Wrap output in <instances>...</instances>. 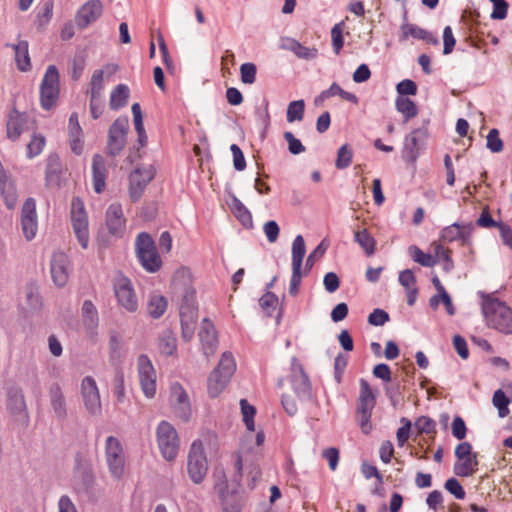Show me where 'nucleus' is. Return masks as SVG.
<instances>
[{
	"label": "nucleus",
	"mask_w": 512,
	"mask_h": 512,
	"mask_svg": "<svg viewBox=\"0 0 512 512\" xmlns=\"http://www.w3.org/2000/svg\"><path fill=\"white\" fill-rule=\"evenodd\" d=\"M482 312L489 327L502 333H512V309L492 295L479 292Z\"/></svg>",
	"instance_id": "nucleus-1"
},
{
	"label": "nucleus",
	"mask_w": 512,
	"mask_h": 512,
	"mask_svg": "<svg viewBox=\"0 0 512 512\" xmlns=\"http://www.w3.org/2000/svg\"><path fill=\"white\" fill-rule=\"evenodd\" d=\"M172 288L174 294L180 300V314L198 315V305L196 301V290L192 285L191 275L188 270L182 268L177 270L172 278Z\"/></svg>",
	"instance_id": "nucleus-2"
},
{
	"label": "nucleus",
	"mask_w": 512,
	"mask_h": 512,
	"mask_svg": "<svg viewBox=\"0 0 512 512\" xmlns=\"http://www.w3.org/2000/svg\"><path fill=\"white\" fill-rule=\"evenodd\" d=\"M135 251L141 266L149 273L158 272L162 266L161 257L150 234L141 232L135 241Z\"/></svg>",
	"instance_id": "nucleus-3"
},
{
	"label": "nucleus",
	"mask_w": 512,
	"mask_h": 512,
	"mask_svg": "<svg viewBox=\"0 0 512 512\" xmlns=\"http://www.w3.org/2000/svg\"><path fill=\"white\" fill-rule=\"evenodd\" d=\"M95 477L91 465L80 456L75 459V466L70 480L72 491L79 497H90L93 494Z\"/></svg>",
	"instance_id": "nucleus-4"
},
{
	"label": "nucleus",
	"mask_w": 512,
	"mask_h": 512,
	"mask_svg": "<svg viewBox=\"0 0 512 512\" xmlns=\"http://www.w3.org/2000/svg\"><path fill=\"white\" fill-rule=\"evenodd\" d=\"M113 291L117 303L125 311L135 313L139 308V301L132 281L119 272L113 280Z\"/></svg>",
	"instance_id": "nucleus-5"
},
{
	"label": "nucleus",
	"mask_w": 512,
	"mask_h": 512,
	"mask_svg": "<svg viewBox=\"0 0 512 512\" xmlns=\"http://www.w3.org/2000/svg\"><path fill=\"white\" fill-rule=\"evenodd\" d=\"M187 472L194 484H200L208 472V461L204 452L203 442L194 440L187 457Z\"/></svg>",
	"instance_id": "nucleus-6"
},
{
	"label": "nucleus",
	"mask_w": 512,
	"mask_h": 512,
	"mask_svg": "<svg viewBox=\"0 0 512 512\" xmlns=\"http://www.w3.org/2000/svg\"><path fill=\"white\" fill-rule=\"evenodd\" d=\"M60 93V76L55 65H49L40 84V104L44 110L55 105Z\"/></svg>",
	"instance_id": "nucleus-7"
},
{
	"label": "nucleus",
	"mask_w": 512,
	"mask_h": 512,
	"mask_svg": "<svg viewBox=\"0 0 512 512\" xmlns=\"http://www.w3.org/2000/svg\"><path fill=\"white\" fill-rule=\"evenodd\" d=\"M156 437L162 456L167 461L174 460L180 447L179 436L174 426L165 420L161 421L156 429Z\"/></svg>",
	"instance_id": "nucleus-8"
},
{
	"label": "nucleus",
	"mask_w": 512,
	"mask_h": 512,
	"mask_svg": "<svg viewBox=\"0 0 512 512\" xmlns=\"http://www.w3.org/2000/svg\"><path fill=\"white\" fill-rule=\"evenodd\" d=\"M71 224L74 234L83 249L89 245V223L84 202L74 197L71 202Z\"/></svg>",
	"instance_id": "nucleus-9"
},
{
	"label": "nucleus",
	"mask_w": 512,
	"mask_h": 512,
	"mask_svg": "<svg viewBox=\"0 0 512 512\" xmlns=\"http://www.w3.org/2000/svg\"><path fill=\"white\" fill-rule=\"evenodd\" d=\"M457 462L454 464V473L460 477L472 476L478 469L477 453L472 451L469 442H461L455 448Z\"/></svg>",
	"instance_id": "nucleus-10"
},
{
	"label": "nucleus",
	"mask_w": 512,
	"mask_h": 512,
	"mask_svg": "<svg viewBox=\"0 0 512 512\" xmlns=\"http://www.w3.org/2000/svg\"><path fill=\"white\" fill-rule=\"evenodd\" d=\"M105 456L110 474L115 479H120L124 473L125 456L120 440L109 436L105 442Z\"/></svg>",
	"instance_id": "nucleus-11"
},
{
	"label": "nucleus",
	"mask_w": 512,
	"mask_h": 512,
	"mask_svg": "<svg viewBox=\"0 0 512 512\" xmlns=\"http://www.w3.org/2000/svg\"><path fill=\"white\" fill-rule=\"evenodd\" d=\"M137 369L144 395L147 398H153L156 394V371L147 355L141 354L138 357Z\"/></svg>",
	"instance_id": "nucleus-12"
},
{
	"label": "nucleus",
	"mask_w": 512,
	"mask_h": 512,
	"mask_svg": "<svg viewBox=\"0 0 512 512\" xmlns=\"http://www.w3.org/2000/svg\"><path fill=\"white\" fill-rule=\"evenodd\" d=\"M129 129L127 117L117 118L109 128L107 149L112 156L118 155L126 144V135Z\"/></svg>",
	"instance_id": "nucleus-13"
},
{
	"label": "nucleus",
	"mask_w": 512,
	"mask_h": 512,
	"mask_svg": "<svg viewBox=\"0 0 512 512\" xmlns=\"http://www.w3.org/2000/svg\"><path fill=\"white\" fill-rule=\"evenodd\" d=\"M155 170L149 165L138 167L129 176V196L133 202L138 201L148 183L154 178Z\"/></svg>",
	"instance_id": "nucleus-14"
},
{
	"label": "nucleus",
	"mask_w": 512,
	"mask_h": 512,
	"mask_svg": "<svg viewBox=\"0 0 512 512\" xmlns=\"http://www.w3.org/2000/svg\"><path fill=\"white\" fill-rule=\"evenodd\" d=\"M104 6L100 0H88L79 7L75 14V25L84 30L98 21L103 14Z\"/></svg>",
	"instance_id": "nucleus-15"
},
{
	"label": "nucleus",
	"mask_w": 512,
	"mask_h": 512,
	"mask_svg": "<svg viewBox=\"0 0 512 512\" xmlns=\"http://www.w3.org/2000/svg\"><path fill=\"white\" fill-rule=\"evenodd\" d=\"M170 402L175 415L184 422H188L192 415L189 396L179 383L171 386Z\"/></svg>",
	"instance_id": "nucleus-16"
},
{
	"label": "nucleus",
	"mask_w": 512,
	"mask_h": 512,
	"mask_svg": "<svg viewBox=\"0 0 512 512\" xmlns=\"http://www.w3.org/2000/svg\"><path fill=\"white\" fill-rule=\"evenodd\" d=\"M81 394L85 408L91 415L101 413V400L96 381L91 376H86L81 382Z\"/></svg>",
	"instance_id": "nucleus-17"
},
{
	"label": "nucleus",
	"mask_w": 512,
	"mask_h": 512,
	"mask_svg": "<svg viewBox=\"0 0 512 512\" xmlns=\"http://www.w3.org/2000/svg\"><path fill=\"white\" fill-rule=\"evenodd\" d=\"M427 138L428 130L426 127L414 129L409 135L405 137L403 158L406 161L414 162L417 159L420 150L425 145Z\"/></svg>",
	"instance_id": "nucleus-18"
},
{
	"label": "nucleus",
	"mask_w": 512,
	"mask_h": 512,
	"mask_svg": "<svg viewBox=\"0 0 512 512\" xmlns=\"http://www.w3.org/2000/svg\"><path fill=\"white\" fill-rule=\"evenodd\" d=\"M21 228L26 240L35 238L38 230L36 202L33 198H27L21 211Z\"/></svg>",
	"instance_id": "nucleus-19"
},
{
	"label": "nucleus",
	"mask_w": 512,
	"mask_h": 512,
	"mask_svg": "<svg viewBox=\"0 0 512 512\" xmlns=\"http://www.w3.org/2000/svg\"><path fill=\"white\" fill-rule=\"evenodd\" d=\"M106 226L109 233L115 237H122L126 230V219L121 204L112 203L106 211Z\"/></svg>",
	"instance_id": "nucleus-20"
},
{
	"label": "nucleus",
	"mask_w": 512,
	"mask_h": 512,
	"mask_svg": "<svg viewBox=\"0 0 512 512\" xmlns=\"http://www.w3.org/2000/svg\"><path fill=\"white\" fill-rule=\"evenodd\" d=\"M70 262L68 256L63 252H55L51 259V275L53 282L58 287H63L69 278Z\"/></svg>",
	"instance_id": "nucleus-21"
},
{
	"label": "nucleus",
	"mask_w": 512,
	"mask_h": 512,
	"mask_svg": "<svg viewBox=\"0 0 512 512\" xmlns=\"http://www.w3.org/2000/svg\"><path fill=\"white\" fill-rule=\"evenodd\" d=\"M48 396L50 406L55 417L60 421L65 420L67 418L68 411L65 395L61 386L58 383H53L49 387Z\"/></svg>",
	"instance_id": "nucleus-22"
},
{
	"label": "nucleus",
	"mask_w": 512,
	"mask_h": 512,
	"mask_svg": "<svg viewBox=\"0 0 512 512\" xmlns=\"http://www.w3.org/2000/svg\"><path fill=\"white\" fill-rule=\"evenodd\" d=\"M199 338L202 344L203 353L207 357L213 355L217 349L218 339L213 323L207 318L202 321Z\"/></svg>",
	"instance_id": "nucleus-23"
},
{
	"label": "nucleus",
	"mask_w": 512,
	"mask_h": 512,
	"mask_svg": "<svg viewBox=\"0 0 512 512\" xmlns=\"http://www.w3.org/2000/svg\"><path fill=\"white\" fill-rule=\"evenodd\" d=\"M7 410L14 416L27 418V407L23 392L18 387H11L7 391Z\"/></svg>",
	"instance_id": "nucleus-24"
},
{
	"label": "nucleus",
	"mask_w": 512,
	"mask_h": 512,
	"mask_svg": "<svg viewBox=\"0 0 512 512\" xmlns=\"http://www.w3.org/2000/svg\"><path fill=\"white\" fill-rule=\"evenodd\" d=\"M82 321L86 333L90 338H95L98 334L99 325L98 310L91 300H85L82 305Z\"/></svg>",
	"instance_id": "nucleus-25"
},
{
	"label": "nucleus",
	"mask_w": 512,
	"mask_h": 512,
	"mask_svg": "<svg viewBox=\"0 0 512 512\" xmlns=\"http://www.w3.org/2000/svg\"><path fill=\"white\" fill-rule=\"evenodd\" d=\"M0 194L8 209H14L17 203V191L14 183L0 161Z\"/></svg>",
	"instance_id": "nucleus-26"
},
{
	"label": "nucleus",
	"mask_w": 512,
	"mask_h": 512,
	"mask_svg": "<svg viewBox=\"0 0 512 512\" xmlns=\"http://www.w3.org/2000/svg\"><path fill=\"white\" fill-rule=\"evenodd\" d=\"M107 169L106 162L102 155L95 154L92 159L93 189L97 194L104 191L106 187Z\"/></svg>",
	"instance_id": "nucleus-27"
},
{
	"label": "nucleus",
	"mask_w": 512,
	"mask_h": 512,
	"mask_svg": "<svg viewBox=\"0 0 512 512\" xmlns=\"http://www.w3.org/2000/svg\"><path fill=\"white\" fill-rule=\"evenodd\" d=\"M27 123V115L20 113L13 108L8 114L6 130L7 137L11 141H16L24 130V126Z\"/></svg>",
	"instance_id": "nucleus-28"
},
{
	"label": "nucleus",
	"mask_w": 512,
	"mask_h": 512,
	"mask_svg": "<svg viewBox=\"0 0 512 512\" xmlns=\"http://www.w3.org/2000/svg\"><path fill=\"white\" fill-rule=\"evenodd\" d=\"M281 48L293 52L298 58L304 60H312L317 57L318 50L316 48H309L302 45L296 39L283 38L281 40Z\"/></svg>",
	"instance_id": "nucleus-29"
},
{
	"label": "nucleus",
	"mask_w": 512,
	"mask_h": 512,
	"mask_svg": "<svg viewBox=\"0 0 512 512\" xmlns=\"http://www.w3.org/2000/svg\"><path fill=\"white\" fill-rule=\"evenodd\" d=\"M376 404L375 395L369 385V383L361 379L360 380V395L357 401V413L372 412Z\"/></svg>",
	"instance_id": "nucleus-30"
},
{
	"label": "nucleus",
	"mask_w": 512,
	"mask_h": 512,
	"mask_svg": "<svg viewBox=\"0 0 512 512\" xmlns=\"http://www.w3.org/2000/svg\"><path fill=\"white\" fill-rule=\"evenodd\" d=\"M168 301L166 297L159 293H151L147 303V311L149 316L159 319L166 312Z\"/></svg>",
	"instance_id": "nucleus-31"
},
{
	"label": "nucleus",
	"mask_w": 512,
	"mask_h": 512,
	"mask_svg": "<svg viewBox=\"0 0 512 512\" xmlns=\"http://www.w3.org/2000/svg\"><path fill=\"white\" fill-rule=\"evenodd\" d=\"M229 206L235 217L242 223L243 226H253V218L250 211L235 195L231 196Z\"/></svg>",
	"instance_id": "nucleus-32"
},
{
	"label": "nucleus",
	"mask_w": 512,
	"mask_h": 512,
	"mask_svg": "<svg viewBox=\"0 0 512 512\" xmlns=\"http://www.w3.org/2000/svg\"><path fill=\"white\" fill-rule=\"evenodd\" d=\"M158 348L165 356H172L176 352L177 338L171 330L166 329L161 332L158 338Z\"/></svg>",
	"instance_id": "nucleus-33"
},
{
	"label": "nucleus",
	"mask_w": 512,
	"mask_h": 512,
	"mask_svg": "<svg viewBox=\"0 0 512 512\" xmlns=\"http://www.w3.org/2000/svg\"><path fill=\"white\" fill-rule=\"evenodd\" d=\"M15 52V60L17 67L20 71H27L31 67L28 47L29 44L27 41L22 40L19 41L15 45H11Z\"/></svg>",
	"instance_id": "nucleus-34"
},
{
	"label": "nucleus",
	"mask_w": 512,
	"mask_h": 512,
	"mask_svg": "<svg viewBox=\"0 0 512 512\" xmlns=\"http://www.w3.org/2000/svg\"><path fill=\"white\" fill-rule=\"evenodd\" d=\"M129 88L125 84H118L110 94V108L112 110H119L127 105L129 98Z\"/></svg>",
	"instance_id": "nucleus-35"
},
{
	"label": "nucleus",
	"mask_w": 512,
	"mask_h": 512,
	"mask_svg": "<svg viewBox=\"0 0 512 512\" xmlns=\"http://www.w3.org/2000/svg\"><path fill=\"white\" fill-rule=\"evenodd\" d=\"M61 174V162L57 154H50L47 158L45 178L48 185L58 184Z\"/></svg>",
	"instance_id": "nucleus-36"
},
{
	"label": "nucleus",
	"mask_w": 512,
	"mask_h": 512,
	"mask_svg": "<svg viewBox=\"0 0 512 512\" xmlns=\"http://www.w3.org/2000/svg\"><path fill=\"white\" fill-rule=\"evenodd\" d=\"M292 386L298 397L305 399L311 396L310 381L302 369H300L299 373L293 375Z\"/></svg>",
	"instance_id": "nucleus-37"
},
{
	"label": "nucleus",
	"mask_w": 512,
	"mask_h": 512,
	"mask_svg": "<svg viewBox=\"0 0 512 512\" xmlns=\"http://www.w3.org/2000/svg\"><path fill=\"white\" fill-rule=\"evenodd\" d=\"M395 107L396 110L402 114L405 123L418 114V108L415 102L408 97L397 96Z\"/></svg>",
	"instance_id": "nucleus-38"
},
{
	"label": "nucleus",
	"mask_w": 512,
	"mask_h": 512,
	"mask_svg": "<svg viewBox=\"0 0 512 512\" xmlns=\"http://www.w3.org/2000/svg\"><path fill=\"white\" fill-rule=\"evenodd\" d=\"M230 378L224 376L219 371H212L208 378V393L211 397H217L226 387Z\"/></svg>",
	"instance_id": "nucleus-39"
},
{
	"label": "nucleus",
	"mask_w": 512,
	"mask_h": 512,
	"mask_svg": "<svg viewBox=\"0 0 512 512\" xmlns=\"http://www.w3.org/2000/svg\"><path fill=\"white\" fill-rule=\"evenodd\" d=\"M305 253L304 238L302 235H297L292 243V269L301 270Z\"/></svg>",
	"instance_id": "nucleus-40"
},
{
	"label": "nucleus",
	"mask_w": 512,
	"mask_h": 512,
	"mask_svg": "<svg viewBox=\"0 0 512 512\" xmlns=\"http://www.w3.org/2000/svg\"><path fill=\"white\" fill-rule=\"evenodd\" d=\"M337 95L351 103H358V97L355 94L343 90L337 83H333L327 90L322 91L316 99V102L318 100H325Z\"/></svg>",
	"instance_id": "nucleus-41"
},
{
	"label": "nucleus",
	"mask_w": 512,
	"mask_h": 512,
	"mask_svg": "<svg viewBox=\"0 0 512 512\" xmlns=\"http://www.w3.org/2000/svg\"><path fill=\"white\" fill-rule=\"evenodd\" d=\"M408 253L414 262L423 267H433L438 263L437 257L429 253L423 252L418 246L411 245L408 248Z\"/></svg>",
	"instance_id": "nucleus-42"
},
{
	"label": "nucleus",
	"mask_w": 512,
	"mask_h": 512,
	"mask_svg": "<svg viewBox=\"0 0 512 512\" xmlns=\"http://www.w3.org/2000/svg\"><path fill=\"white\" fill-rule=\"evenodd\" d=\"M354 240L365 251L367 256L375 253L376 241L367 229L356 231L354 233Z\"/></svg>",
	"instance_id": "nucleus-43"
},
{
	"label": "nucleus",
	"mask_w": 512,
	"mask_h": 512,
	"mask_svg": "<svg viewBox=\"0 0 512 512\" xmlns=\"http://www.w3.org/2000/svg\"><path fill=\"white\" fill-rule=\"evenodd\" d=\"M197 319L198 315L191 313L180 314L182 337L184 340L189 341L193 337L196 329Z\"/></svg>",
	"instance_id": "nucleus-44"
},
{
	"label": "nucleus",
	"mask_w": 512,
	"mask_h": 512,
	"mask_svg": "<svg viewBox=\"0 0 512 512\" xmlns=\"http://www.w3.org/2000/svg\"><path fill=\"white\" fill-rule=\"evenodd\" d=\"M434 246V257H437L438 262H443V270L449 273L454 268V262L451 257V250L444 248L440 243H433Z\"/></svg>",
	"instance_id": "nucleus-45"
},
{
	"label": "nucleus",
	"mask_w": 512,
	"mask_h": 512,
	"mask_svg": "<svg viewBox=\"0 0 512 512\" xmlns=\"http://www.w3.org/2000/svg\"><path fill=\"white\" fill-rule=\"evenodd\" d=\"M305 102L304 100H295L288 104L286 118L289 123L301 121L304 117Z\"/></svg>",
	"instance_id": "nucleus-46"
},
{
	"label": "nucleus",
	"mask_w": 512,
	"mask_h": 512,
	"mask_svg": "<svg viewBox=\"0 0 512 512\" xmlns=\"http://www.w3.org/2000/svg\"><path fill=\"white\" fill-rule=\"evenodd\" d=\"M492 403L497 408L499 417L504 418L508 416L510 412L508 408L510 400L502 389H498L494 392Z\"/></svg>",
	"instance_id": "nucleus-47"
},
{
	"label": "nucleus",
	"mask_w": 512,
	"mask_h": 512,
	"mask_svg": "<svg viewBox=\"0 0 512 512\" xmlns=\"http://www.w3.org/2000/svg\"><path fill=\"white\" fill-rule=\"evenodd\" d=\"M353 159V149L350 145L344 144L337 151L335 166L337 169H346L350 166Z\"/></svg>",
	"instance_id": "nucleus-48"
},
{
	"label": "nucleus",
	"mask_w": 512,
	"mask_h": 512,
	"mask_svg": "<svg viewBox=\"0 0 512 512\" xmlns=\"http://www.w3.org/2000/svg\"><path fill=\"white\" fill-rule=\"evenodd\" d=\"M236 370V363L231 353L225 352L222 354L220 362L214 371H219L224 376L231 378Z\"/></svg>",
	"instance_id": "nucleus-49"
},
{
	"label": "nucleus",
	"mask_w": 512,
	"mask_h": 512,
	"mask_svg": "<svg viewBox=\"0 0 512 512\" xmlns=\"http://www.w3.org/2000/svg\"><path fill=\"white\" fill-rule=\"evenodd\" d=\"M46 144V139L41 134H34L27 144V158L32 159L38 156L44 149Z\"/></svg>",
	"instance_id": "nucleus-50"
},
{
	"label": "nucleus",
	"mask_w": 512,
	"mask_h": 512,
	"mask_svg": "<svg viewBox=\"0 0 512 512\" xmlns=\"http://www.w3.org/2000/svg\"><path fill=\"white\" fill-rule=\"evenodd\" d=\"M113 394L117 402L121 403L125 399L124 373L121 368L115 370L113 378Z\"/></svg>",
	"instance_id": "nucleus-51"
},
{
	"label": "nucleus",
	"mask_w": 512,
	"mask_h": 512,
	"mask_svg": "<svg viewBox=\"0 0 512 512\" xmlns=\"http://www.w3.org/2000/svg\"><path fill=\"white\" fill-rule=\"evenodd\" d=\"M440 238L443 242L448 243L462 239L464 238L462 227L458 223H453L442 229Z\"/></svg>",
	"instance_id": "nucleus-52"
},
{
	"label": "nucleus",
	"mask_w": 512,
	"mask_h": 512,
	"mask_svg": "<svg viewBox=\"0 0 512 512\" xmlns=\"http://www.w3.org/2000/svg\"><path fill=\"white\" fill-rule=\"evenodd\" d=\"M241 412L243 415V421L250 432L255 430L254 415L256 413L255 408L248 403L246 399L240 401Z\"/></svg>",
	"instance_id": "nucleus-53"
},
{
	"label": "nucleus",
	"mask_w": 512,
	"mask_h": 512,
	"mask_svg": "<svg viewBox=\"0 0 512 512\" xmlns=\"http://www.w3.org/2000/svg\"><path fill=\"white\" fill-rule=\"evenodd\" d=\"M53 16V2L51 0L46 1L41 9L38 11L36 16V24L39 28L46 26Z\"/></svg>",
	"instance_id": "nucleus-54"
},
{
	"label": "nucleus",
	"mask_w": 512,
	"mask_h": 512,
	"mask_svg": "<svg viewBox=\"0 0 512 512\" xmlns=\"http://www.w3.org/2000/svg\"><path fill=\"white\" fill-rule=\"evenodd\" d=\"M414 426L420 434L436 433V422L428 416H420L416 419Z\"/></svg>",
	"instance_id": "nucleus-55"
},
{
	"label": "nucleus",
	"mask_w": 512,
	"mask_h": 512,
	"mask_svg": "<svg viewBox=\"0 0 512 512\" xmlns=\"http://www.w3.org/2000/svg\"><path fill=\"white\" fill-rule=\"evenodd\" d=\"M103 79L104 70L98 69L93 72L90 81V95L102 96V92L104 89Z\"/></svg>",
	"instance_id": "nucleus-56"
},
{
	"label": "nucleus",
	"mask_w": 512,
	"mask_h": 512,
	"mask_svg": "<svg viewBox=\"0 0 512 512\" xmlns=\"http://www.w3.org/2000/svg\"><path fill=\"white\" fill-rule=\"evenodd\" d=\"M486 142V147L492 152V153H499L503 150V141L500 138L499 131L496 128H493L489 131Z\"/></svg>",
	"instance_id": "nucleus-57"
},
{
	"label": "nucleus",
	"mask_w": 512,
	"mask_h": 512,
	"mask_svg": "<svg viewBox=\"0 0 512 512\" xmlns=\"http://www.w3.org/2000/svg\"><path fill=\"white\" fill-rule=\"evenodd\" d=\"M221 504L224 512H241V504L236 494H222Z\"/></svg>",
	"instance_id": "nucleus-58"
},
{
	"label": "nucleus",
	"mask_w": 512,
	"mask_h": 512,
	"mask_svg": "<svg viewBox=\"0 0 512 512\" xmlns=\"http://www.w3.org/2000/svg\"><path fill=\"white\" fill-rule=\"evenodd\" d=\"M241 81L244 84H253L256 81L257 68L254 63H243L240 66Z\"/></svg>",
	"instance_id": "nucleus-59"
},
{
	"label": "nucleus",
	"mask_w": 512,
	"mask_h": 512,
	"mask_svg": "<svg viewBox=\"0 0 512 512\" xmlns=\"http://www.w3.org/2000/svg\"><path fill=\"white\" fill-rule=\"evenodd\" d=\"M278 304V297L270 292L267 291L262 297L259 299V305L260 307L266 311L268 316H271L272 312L275 310L276 306Z\"/></svg>",
	"instance_id": "nucleus-60"
},
{
	"label": "nucleus",
	"mask_w": 512,
	"mask_h": 512,
	"mask_svg": "<svg viewBox=\"0 0 512 512\" xmlns=\"http://www.w3.org/2000/svg\"><path fill=\"white\" fill-rule=\"evenodd\" d=\"M284 139L288 143V150L293 155H298L305 151L304 145L297 139L292 132L287 131L284 133Z\"/></svg>",
	"instance_id": "nucleus-61"
},
{
	"label": "nucleus",
	"mask_w": 512,
	"mask_h": 512,
	"mask_svg": "<svg viewBox=\"0 0 512 512\" xmlns=\"http://www.w3.org/2000/svg\"><path fill=\"white\" fill-rule=\"evenodd\" d=\"M445 489L454 495L456 499L462 500L465 498V491L456 478H449L444 484Z\"/></svg>",
	"instance_id": "nucleus-62"
},
{
	"label": "nucleus",
	"mask_w": 512,
	"mask_h": 512,
	"mask_svg": "<svg viewBox=\"0 0 512 512\" xmlns=\"http://www.w3.org/2000/svg\"><path fill=\"white\" fill-rule=\"evenodd\" d=\"M398 96L406 97L408 95H416L417 85L410 79H405L399 82L396 86Z\"/></svg>",
	"instance_id": "nucleus-63"
},
{
	"label": "nucleus",
	"mask_w": 512,
	"mask_h": 512,
	"mask_svg": "<svg viewBox=\"0 0 512 512\" xmlns=\"http://www.w3.org/2000/svg\"><path fill=\"white\" fill-rule=\"evenodd\" d=\"M426 504L434 512H438L440 509H444L442 493L439 490L430 492L426 498Z\"/></svg>",
	"instance_id": "nucleus-64"
}]
</instances>
